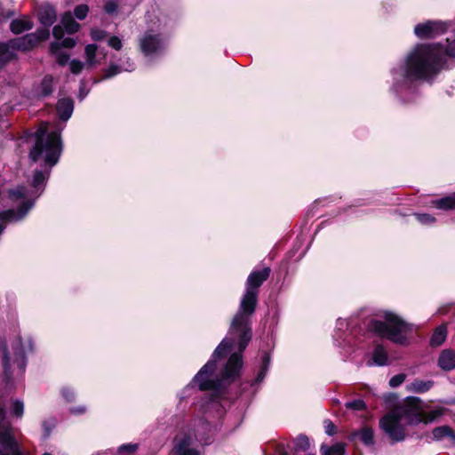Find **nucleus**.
<instances>
[{"mask_svg": "<svg viewBox=\"0 0 455 455\" xmlns=\"http://www.w3.org/2000/svg\"><path fill=\"white\" fill-rule=\"evenodd\" d=\"M243 362L238 354H234L225 363H215L214 372L217 375L215 387L201 388L199 382L192 379L189 385L184 389L188 392L195 386L201 391L211 392V396L201 404L205 416L204 418H194L181 427L180 432L173 438V455H204V446L212 442L213 427L209 422L212 410L220 411L222 407L220 402L221 390L229 383L239 377Z\"/></svg>", "mask_w": 455, "mask_h": 455, "instance_id": "1", "label": "nucleus"}, {"mask_svg": "<svg viewBox=\"0 0 455 455\" xmlns=\"http://www.w3.org/2000/svg\"><path fill=\"white\" fill-rule=\"evenodd\" d=\"M270 268L251 272L246 281L245 292L241 299L238 312L233 318L228 336L219 344L212 355L211 359L195 376V381L199 382L201 388L215 387L217 375L214 372L215 363H225L226 356L231 353L235 345L237 346L238 354L242 359V353L251 339V331L249 326V316L256 308L258 289L268 278Z\"/></svg>", "mask_w": 455, "mask_h": 455, "instance_id": "2", "label": "nucleus"}, {"mask_svg": "<svg viewBox=\"0 0 455 455\" xmlns=\"http://www.w3.org/2000/svg\"><path fill=\"white\" fill-rule=\"evenodd\" d=\"M445 56L455 57V29L444 45L418 44L393 68L392 92L403 102L411 101L416 92L414 83L432 80L443 68Z\"/></svg>", "mask_w": 455, "mask_h": 455, "instance_id": "3", "label": "nucleus"}, {"mask_svg": "<svg viewBox=\"0 0 455 455\" xmlns=\"http://www.w3.org/2000/svg\"><path fill=\"white\" fill-rule=\"evenodd\" d=\"M49 173L42 171H36L32 180V189L25 187H18L9 192V197L13 203H20L18 211L10 209L0 212V235L3 233L7 223L21 220L34 206L36 198L44 191L45 180Z\"/></svg>", "mask_w": 455, "mask_h": 455, "instance_id": "4", "label": "nucleus"}, {"mask_svg": "<svg viewBox=\"0 0 455 455\" xmlns=\"http://www.w3.org/2000/svg\"><path fill=\"white\" fill-rule=\"evenodd\" d=\"M147 29L138 38V44L144 56H159L166 48V40L163 33L172 24L171 18L158 8L152 7L146 13Z\"/></svg>", "mask_w": 455, "mask_h": 455, "instance_id": "5", "label": "nucleus"}, {"mask_svg": "<svg viewBox=\"0 0 455 455\" xmlns=\"http://www.w3.org/2000/svg\"><path fill=\"white\" fill-rule=\"evenodd\" d=\"M443 414V409L438 408L429 412H411L410 408H402L393 411L379 421L381 429L391 439L392 443L403 442L406 438L405 427L402 424V419H405L410 425L419 423L429 424Z\"/></svg>", "mask_w": 455, "mask_h": 455, "instance_id": "6", "label": "nucleus"}, {"mask_svg": "<svg viewBox=\"0 0 455 455\" xmlns=\"http://www.w3.org/2000/svg\"><path fill=\"white\" fill-rule=\"evenodd\" d=\"M35 145L29 152L33 162L44 160L49 167L54 166L62 152L60 131L48 132V124H42L35 132Z\"/></svg>", "mask_w": 455, "mask_h": 455, "instance_id": "7", "label": "nucleus"}, {"mask_svg": "<svg viewBox=\"0 0 455 455\" xmlns=\"http://www.w3.org/2000/svg\"><path fill=\"white\" fill-rule=\"evenodd\" d=\"M368 329L376 335L395 344L405 345L407 343L406 333L411 331V326L396 315L386 313L384 321L371 320L368 324Z\"/></svg>", "mask_w": 455, "mask_h": 455, "instance_id": "8", "label": "nucleus"}, {"mask_svg": "<svg viewBox=\"0 0 455 455\" xmlns=\"http://www.w3.org/2000/svg\"><path fill=\"white\" fill-rule=\"evenodd\" d=\"M13 353L11 355L6 347L4 348L3 366L5 377L10 379L13 376H22L27 366L26 355L33 351L32 340L28 338L25 341L18 337L12 343Z\"/></svg>", "mask_w": 455, "mask_h": 455, "instance_id": "9", "label": "nucleus"}, {"mask_svg": "<svg viewBox=\"0 0 455 455\" xmlns=\"http://www.w3.org/2000/svg\"><path fill=\"white\" fill-rule=\"evenodd\" d=\"M0 455H26L12 434V423L7 419L4 404L0 402Z\"/></svg>", "mask_w": 455, "mask_h": 455, "instance_id": "10", "label": "nucleus"}, {"mask_svg": "<svg viewBox=\"0 0 455 455\" xmlns=\"http://www.w3.org/2000/svg\"><path fill=\"white\" fill-rule=\"evenodd\" d=\"M451 24V21L427 20L417 24L414 28V33L417 37L421 39L434 38L445 33Z\"/></svg>", "mask_w": 455, "mask_h": 455, "instance_id": "11", "label": "nucleus"}, {"mask_svg": "<svg viewBox=\"0 0 455 455\" xmlns=\"http://www.w3.org/2000/svg\"><path fill=\"white\" fill-rule=\"evenodd\" d=\"M20 41V38H16L6 43H0V68L16 59L17 50L27 51L24 46H21Z\"/></svg>", "mask_w": 455, "mask_h": 455, "instance_id": "12", "label": "nucleus"}, {"mask_svg": "<svg viewBox=\"0 0 455 455\" xmlns=\"http://www.w3.org/2000/svg\"><path fill=\"white\" fill-rule=\"evenodd\" d=\"M50 36L49 28L44 27V28H38L36 32L27 34L26 36L20 37L21 46H24L26 50H29L35 47L41 41L48 39Z\"/></svg>", "mask_w": 455, "mask_h": 455, "instance_id": "13", "label": "nucleus"}, {"mask_svg": "<svg viewBox=\"0 0 455 455\" xmlns=\"http://www.w3.org/2000/svg\"><path fill=\"white\" fill-rule=\"evenodd\" d=\"M38 20L43 26L50 28L57 20L56 9L51 4L42 5L38 11Z\"/></svg>", "mask_w": 455, "mask_h": 455, "instance_id": "14", "label": "nucleus"}, {"mask_svg": "<svg viewBox=\"0 0 455 455\" xmlns=\"http://www.w3.org/2000/svg\"><path fill=\"white\" fill-rule=\"evenodd\" d=\"M437 365L445 371L455 369V351L451 348L443 349L437 359Z\"/></svg>", "mask_w": 455, "mask_h": 455, "instance_id": "15", "label": "nucleus"}, {"mask_svg": "<svg viewBox=\"0 0 455 455\" xmlns=\"http://www.w3.org/2000/svg\"><path fill=\"white\" fill-rule=\"evenodd\" d=\"M135 69L134 62L126 58V60L122 65L111 64L105 71L104 79L111 78L121 72H132Z\"/></svg>", "mask_w": 455, "mask_h": 455, "instance_id": "16", "label": "nucleus"}, {"mask_svg": "<svg viewBox=\"0 0 455 455\" xmlns=\"http://www.w3.org/2000/svg\"><path fill=\"white\" fill-rule=\"evenodd\" d=\"M74 110V102L69 98L60 99L57 104V112L60 119L68 121Z\"/></svg>", "mask_w": 455, "mask_h": 455, "instance_id": "17", "label": "nucleus"}, {"mask_svg": "<svg viewBox=\"0 0 455 455\" xmlns=\"http://www.w3.org/2000/svg\"><path fill=\"white\" fill-rule=\"evenodd\" d=\"M433 380H423L419 379H414L410 385L407 386L409 392L423 394L430 390L434 387Z\"/></svg>", "mask_w": 455, "mask_h": 455, "instance_id": "18", "label": "nucleus"}, {"mask_svg": "<svg viewBox=\"0 0 455 455\" xmlns=\"http://www.w3.org/2000/svg\"><path fill=\"white\" fill-rule=\"evenodd\" d=\"M33 22L29 19H16L13 20L10 24V28L14 34H21L25 31H28L33 28Z\"/></svg>", "mask_w": 455, "mask_h": 455, "instance_id": "19", "label": "nucleus"}, {"mask_svg": "<svg viewBox=\"0 0 455 455\" xmlns=\"http://www.w3.org/2000/svg\"><path fill=\"white\" fill-rule=\"evenodd\" d=\"M270 365V355L267 352H264L261 355V363L257 378L251 383V386L259 384L265 379L267 372Z\"/></svg>", "mask_w": 455, "mask_h": 455, "instance_id": "20", "label": "nucleus"}, {"mask_svg": "<svg viewBox=\"0 0 455 455\" xmlns=\"http://www.w3.org/2000/svg\"><path fill=\"white\" fill-rule=\"evenodd\" d=\"M371 359L373 361V364L377 366H384L387 364L388 362V355L387 350L381 345H377L373 351Z\"/></svg>", "mask_w": 455, "mask_h": 455, "instance_id": "21", "label": "nucleus"}, {"mask_svg": "<svg viewBox=\"0 0 455 455\" xmlns=\"http://www.w3.org/2000/svg\"><path fill=\"white\" fill-rule=\"evenodd\" d=\"M450 438L451 441H455V433L448 426H441L433 429L432 438L435 441H442L444 438Z\"/></svg>", "mask_w": 455, "mask_h": 455, "instance_id": "22", "label": "nucleus"}, {"mask_svg": "<svg viewBox=\"0 0 455 455\" xmlns=\"http://www.w3.org/2000/svg\"><path fill=\"white\" fill-rule=\"evenodd\" d=\"M60 22L68 34H74L78 31L80 25L74 20L70 12H65L61 15Z\"/></svg>", "mask_w": 455, "mask_h": 455, "instance_id": "23", "label": "nucleus"}, {"mask_svg": "<svg viewBox=\"0 0 455 455\" xmlns=\"http://www.w3.org/2000/svg\"><path fill=\"white\" fill-rule=\"evenodd\" d=\"M50 52L60 65L64 66L68 63L69 55L60 50V44L59 42L51 43Z\"/></svg>", "mask_w": 455, "mask_h": 455, "instance_id": "24", "label": "nucleus"}, {"mask_svg": "<svg viewBox=\"0 0 455 455\" xmlns=\"http://www.w3.org/2000/svg\"><path fill=\"white\" fill-rule=\"evenodd\" d=\"M373 435L372 428L365 427L358 431L352 433L350 438L354 439L358 436L363 444L371 445L373 443Z\"/></svg>", "mask_w": 455, "mask_h": 455, "instance_id": "25", "label": "nucleus"}, {"mask_svg": "<svg viewBox=\"0 0 455 455\" xmlns=\"http://www.w3.org/2000/svg\"><path fill=\"white\" fill-rule=\"evenodd\" d=\"M447 337V330L444 325H440L434 331L432 337L430 339V346L431 347H439L441 346L446 339Z\"/></svg>", "mask_w": 455, "mask_h": 455, "instance_id": "26", "label": "nucleus"}, {"mask_svg": "<svg viewBox=\"0 0 455 455\" xmlns=\"http://www.w3.org/2000/svg\"><path fill=\"white\" fill-rule=\"evenodd\" d=\"M320 451L322 455H345L346 445L342 443H336L331 446L322 444Z\"/></svg>", "mask_w": 455, "mask_h": 455, "instance_id": "27", "label": "nucleus"}, {"mask_svg": "<svg viewBox=\"0 0 455 455\" xmlns=\"http://www.w3.org/2000/svg\"><path fill=\"white\" fill-rule=\"evenodd\" d=\"M53 78L51 76H45L37 89V94L40 97H46L52 92Z\"/></svg>", "mask_w": 455, "mask_h": 455, "instance_id": "28", "label": "nucleus"}, {"mask_svg": "<svg viewBox=\"0 0 455 455\" xmlns=\"http://www.w3.org/2000/svg\"><path fill=\"white\" fill-rule=\"evenodd\" d=\"M433 205L442 210L455 209V193L433 202Z\"/></svg>", "mask_w": 455, "mask_h": 455, "instance_id": "29", "label": "nucleus"}, {"mask_svg": "<svg viewBox=\"0 0 455 455\" xmlns=\"http://www.w3.org/2000/svg\"><path fill=\"white\" fill-rule=\"evenodd\" d=\"M139 443H123L117 447L115 455H136L137 451H139Z\"/></svg>", "mask_w": 455, "mask_h": 455, "instance_id": "30", "label": "nucleus"}, {"mask_svg": "<svg viewBox=\"0 0 455 455\" xmlns=\"http://www.w3.org/2000/svg\"><path fill=\"white\" fill-rule=\"evenodd\" d=\"M97 49H98L97 45L93 44H88L85 47L86 61H87V64L90 66H94L97 63V61L95 60Z\"/></svg>", "mask_w": 455, "mask_h": 455, "instance_id": "31", "label": "nucleus"}, {"mask_svg": "<svg viewBox=\"0 0 455 455\" xmlns=\"http://www.w3.org/2000/svg\"><path fill=\"white\" fill-rule=\"evenodd\" d=\"M11 412L13 416L20 419L24 414V403L20 399L13 400L12 403Z\"/></svg>", "mask_w": 455, "mask_h": 455, "instance_id": "32", "label": "nucleus"}, {"mask_svg": "<svg viewBox=\"0 0 455 455\" xmlns=\"http://www.w3.org/2000/svg\"><path fill=\"white\" fill-rule=\"evenodd\" d=\"M414 216L422 225L430 226L435 222V218L427 213H415Z\"/></svg>", "mask_w": 455, "mask_h": 455, "instance_id": "33", "label": "nucleus"}, {"mask_svg": "<svg viewBox=\"0 0 455 455\" xmlns=\"http://www.w3.org/2000/svg\"><path fill=\"white\" fill-rule=\"evenodd\" d=\"M345 406L346 408L353 411H363L366 408V404L362 399L347 402Z\"/></svg>", "mask_w": 455, "mask_h": 455, "instance_id": "34", "label": "nucleus"}, {"mask_svg": "<svg viewBox=\"0 0 455 455\" xmlns=\"http://www.w3.org/2000/svg\"><path fill=\"white\" fill-rule=\"evenodd\" d=\"M295 446L297 451H307L310 446L308 438L306 435L298 436L296 439Z\"/></svg>", "mask_w": 455, "mask_h": 455, "instance_id": "35", "label": "nucleus"}, {"mask_svg": "<svg viewBox=\"0 0 455 455\" xmlns=\"http://www.w3.org/2000/svg\"><path fill=\"white\" fill-rule=\"evenodd\" d=\"M56 426V420L54 419H47L45 420H44L43 424H42V427H43V430H44V437H48L52 429L55 427Z\"/></svg>", "mask_w": 455, "mask_h": 455, "instance_id": "36", "label": "nucleus"}, {"mask_svg": "<svg viewBox=\"0 0 455 455\" xmlns=\"http://www.w3.org/2000/svg\"><path fill=\"white\" fill-rule=\"evenodd\" d=\"M88 12H89V7L88 5L86 4H79L77 5L75 10H74V15L78 19V20H84L87 14H88Z\"/></svg>", "mask_w": 455, "mask_h": 455, "instance_id": "37", "label": "nucleus"}, {"mask_svg": "<svg viewBox=\"0 0 455 455\" xmlns=\"http://www.w3.org/2000/svg\"><path fill=\"white\" fill-rule=\"evenodd\" d=\"M405 379H406V375L404 373H399V374L393 376L389 379L388 384L391 387L395 388V387L401 386L404 382Z\"/></svg>", "mask_w": 455, "mask_h": 455, "instance_id": "38", "label": "nucleus"}, {"mask_svg": "<svg viewBox=\"0 0 455 455\" xmlns=\"http://www.w3.org/2000/svg\"><path fill=\"white\" fill-rule=\"evenodd\" d=\"M108 44L116 51L121 50L123 47V42L121 38L116 36H110L108 40Z\"/></svg>", "mask_w": 455, "mask_h": 455, "instance_id": "39", "label": "nucleus"}, {"mask_svg": "<svg viewBox=\"0 0 455 455\" xmlns=\"http://www.w3.org/2000/svg\"><path fill=\"white\" fill-rule=\"evenodd\" d=\"M64 30H65V28L61 23L53 27L52 36L56 40L55 42H59L60 40L62 39V37L64 36Z\"/></svg>", "mask_w": 455, "mask_h": 455, "instance_id": "40", "label": "nucleus"}, {"mask_svg": "<svg viewBox=\"0 0 455 455\" xmlns=\"http://www.w3.org/2000/svg\"><path fill=\"white\" fill-rule=\"evenodd\" d=\"M69 66L71 72L75 75H77L83 70L84 63L80 60H71Z\"/></svg>", "mask_w": 455, "mask_h": 455, "instance_id": "41", "label": "nucleus"}, {"mask_svg": "<svg viewBox=\"0 0 455 455\" xmlns=\"http://www.w3.org/2000/svg\"><path fill=\"white\" fill-rule=\"evenodd\" d=\"M107 32L99 28H92L91 30V36L95 41L102 40L106 37Z\"/></svg>", "mask_w": 455, "mask_h": 455, "instance_id": "42", "label": "nucleus"}, {"mask_svg": "<svg viewBox=\"0 0 455 455\" xmlns=\"http://www.w3.org/2000/svg\"><path fill=\"white\" fill-rule=\"evenodd\" d=\"M104 11L108 14H115L117 11V4L116 1L109 0L104 5Z\"/></svg>", "mask_w": 455, "mask_h": 455, "instance_id": "43", "label": "nucleus"}, {"mask_svg": "<svg viewBox=\"0 0 455 455\" xmlns=\"http://www.w3.org/2000/svg\"><path fill=\"white\" fill-rule=\"evenodd\" d=\"M61 395L64 397V399L68 402L73 401V399L75 397V393H74L73 389H71L69 387L62 388Z\"/></svg>", "mask_w": 455, "mask_h": 455, "instance_id": "44", "label": "nucleus"}, {"mask_svg": "<svg viewBox=\"0 0 455 455\" xmlns=\"http://www.w3.org/2000/svg\"><path fill=\"white\" fill-rule=\"evenodd\" d=\"M60 49L63 48H73L76 45V41L73 38H64L61 41L60 40Z\"/></svg>", "mask_w": 455, "mask_h": 455, "instance_id": "45", "label": "nucleus"}, {"mask_svg": "<svg viewBox=\"0 0 455 455\" xmlns=\"http://www.w3.org/2000/svg\"><path fill=\"white\" fill-rule=\"evenodd\" d=\"M324 428H325V433L328 435H333L335 434L336 427H335V425L331 420L324 421Z\"/></svg>", "mask_w": 455, "mask_h": 455, "instance_id": "46", "label": "nucleus"}, {"mask_svg": "<svg viewBox=\"0 0 455 455\" xmlns=\"http://www.w3.org/2000/svg\"><path fill=\"white\" fill-rule=\"evenodd\" d=\"M89 91L85 89L84 83H81L78 98L83 100L88 94Z\"/></svg>", "mask_w": 455, "mask_h": 455, "instance_id": "47", "label": "nucleus"}, {"mask_svg": "<svg viewBox=\"0 0 455 455\" xmlns=\"http://www.w3.org/2000/svg\"><path fill=\"white\" fill-rule=\"evenodd\" d=\"M347 327V322L346 319H338L336 328L338 331L346 329Z\"/></svg>", "mask_w": 455, "mask_h": 455, "instance_id": "48", "label": "nucleus"}, {"mask_svg": "<svg viewBox=\"0 0 455 455\" xmlns=\"http://www.w3.org/2000/svg\"><path fill=\"white\" fill-rule=\"evenodd\" d=\"M70 411L73 414H83L85 411V407H84V406L73 407L70 409Z\"/></svg>", "mask_w": 455, "mask_h": 455, "instance_id": "49", "label": "nucleus"}, {"mask_svg": "<svg viewBox=\"0 0 455 455\" xmlns=\"http://www.w3.org/2000/svg\"><path fill=\"white\" fill-rule=\"evenodd\" d=\"M43 455H52V454H50V453H44V454H43Z\"/></svg>", "mask_w": 455, "mask_h": 455, "instance_id": "50", "label": "nucleus"}]
</instances>
